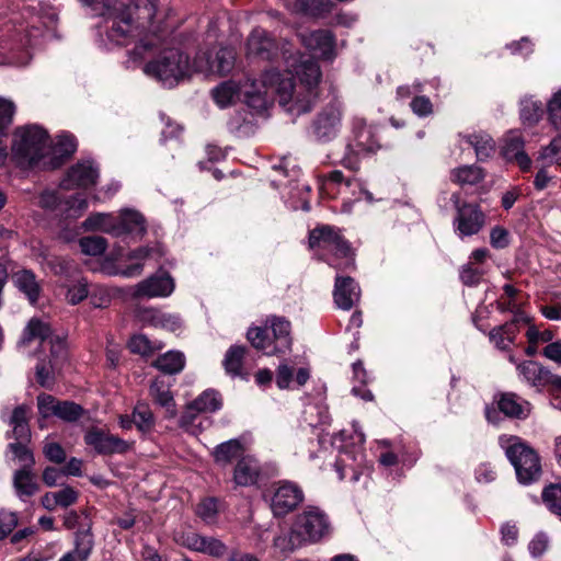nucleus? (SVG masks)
Instances as JSON below:
<instances>
[{
	"label": "nucleus",
	"instance_id": "nucleus-14",
	"mask_svg": "<svg viewBox=\"0 0 561 561\" xmlns=\"http://www.w3.org/2000/svg\"><path fill=\"white\" fill-rule=\"evenodd\" d=\"M518 378L529 386L541 390L546 387L561 389V376L552 374L547 367L534 360L516 364Z\"/></svg>",
	"mask_w": 561,
	"mask_h": 561
},
{
	"label": "nucleus",
	"instance_id": "nucleus-18",
	"mask_svg": "<svg viewBox=\"0 0 561 561\" xmlns=\"http://www.w3.org/2000/svg\"><path fill=\"white\" fill-rule=\"evenodd\" d=\"M301 44L319 55L320 58L332 60L335 57V37L329 30H316L307 33H299Z\"/></svg>",
	"mask_w": 561,
	"mask_h": 561
},
{
	"label": "nucleus",
	"instance_id": "nucleus-24",
	"mask_svg": "<svg viewBox=\"0 0 561 561\" xmlns=\"http://www.w3.org/2000/svg\"><path fill=\"white\" fill-rule=\"evenodd\" d=\"M285 8L293 14L320 18L331 11L324 0H283Z\"/></svg>",
	"mask_w": 561,
	"mask_h": 561
},
{
	"label": "nucleus",
	"instance_id": "nucleus-56",
	"mask_svg": "<svg viewBox=\"0 0 561 561\" xmlns=\"http://www.w3.org/2000/svg\"><path fill=\"white\" fill-rule=\"evenodd\" d=\"M412 112L420 116H428L433 113V104L431 100L426 96H414L410 103Z\"/></svg>",
	"mask_w": 561,
	"mask_h": 561
},
{
	"label": "nucleus",
	"instance_id": "nucleus-19",
	"mask_svg": "<svg viewBox=\"0 0 561 561\" xmlns=\"http://www.w3.org/2000/svg\"><path fill=\"white\" fill-rule=\"evenodd\" d=\"M341 126V111L336 105H328L317 116L312 125L314 136L322 141L334 138Z\"/></svg>",
	"mask_w": 561,
	"mask_h": 561
},
{
	"label": "nucleus",
	"instance_id": "nucleus-49",
	"mask_svg": "<svg viewBox=\"0 0 561 561\" xmlns=\"http://www.w3.org/2000/svg\"><path fill=\"white\" fill-rule=\"evenodd\" d=\"M90 295V289L85 279L81 278L69 286L67 300L71 305H77Z\"/></svg>",
	"mask_w": 561,
	"mask_h": 561
},
{
	"label": "nucleus",
	"instance_id": "nucleus-45",
	"mask_svg": "<svg viewBox=\"0 0 561 561\" xmlns=\"http://www.w3.org/2000/svg\"><path fill=\"white\" fill-rule=\"evenodd\" d=\"M88 208V201L81 194H76L64 201L62 214L77 218Z\"/></svg>",
	"mask_w": 561,
	"mask_h": 561
},
{
	"label": "nucleus",
	"instance_id": "nucleus-53",
	"mask_svg": "<svg viewBox=\"0 0 561 561\" xmlns=\"http://www.w3.org/2000/svg\"><path fill=\"white\" fill-rule=\"evenodd\" d=\"M59 400L50 394L42 393L37 397V408L43 417L56 414Z\"/></svg>",
	"mask_w": 561,
	"mask_h": 561
},
{
	"label": "nucleus",
	"instance_id": "nucleus-29",
	"mask_svg": "<svg viewBox=\"0 0 561 561\" xmlns=\"http://www.w3.org/2000/svg\"><path fill=\"white\" fill-rule=\"evenodd\" d=\"M13 282L18 289L25 294L31 304H35L41 291L35 274L30 270H21L13 274Z\"/></svg>",
	"mask_w": 561,
	"mask_h": 561
},
{
	"label": "nucleus",
	"instance_id": "nucleus-22",
	"mask_svg": "<svg viewBox=\"0 0 561 561\" xmlns=\"http://www.w3.org/2000/svg\"><path fill=\"white\" fill-rule=\"evenodd\" d=\"M261 473L257 460L251 456L240 458L233 470V482L237 486H252L259 481Z\"/></svg>",
	"mask_w": 561,
	"mask_h": 561
},
{
	"label": "nucleus",
	"instance_id": "nucleus-2",
	"mask_svg": "<svg viewBox=\"0 0 561 561\" xmlns=\"http://www.w3.org/2000/svg\"><path fill=\"white\" fill-rule=\"evenodd\" d=\"M154 4L148 0H140L136 4V20L130 16H107L101 31V39L105 46H126L140 37L130 56L134 58H144L157 43L141 37L145 30L151 23L154 15Z\"/></svg>",
	"mask_w": 561,
	"mask_h": 561
},
{
	"label": "nucleus",
	"instance_id": "nucleus-35",
	"mask_svg": "<svg viewBox=\"0 0 561 561\" xmlns=\"http://www.w3.org/2000/svg\"><path fill=\"white\" fill-rule=\"evenodd\" d=\"M245 353V346L232 345L229 347L222 360L224 368L228 375L233 377L242 375V365Z\"/></svg>",
	"mask_w": 561,
	"mask_h": 561
},
{
	"label": "nucleus",
	"instance_id": "nucleus-57",
	"mask_svg": "<svg viewBox=\"0 0 561 561\" xmlns=\"http://www.w3.org/2000/svg\"><path fill=\"white\" fill-rule=\"evenodd\" d=\"M137 317L144 325L159 328L162 311L152 308H142L138 310Z\"/></svg>",
	"mask_w": 561,
	"mask_h": 561
},
{
	"label": "nucleus",
	"instance_id": "nucleus-21",
	"mask_svg": "<svg viewBox=\"0 0 561 561\" xmlns=\"http://www.w3.org/2000/svg\"><path fill=\"white\" fill-rule=\"evenodd\" d=\"M174 290V282L168 274L151 276L136 286V297H167Z\"/></svg>",
	"mask_w": 561,
	"mask_h": 561
},
{
	"label": "nucleus",
	"instance_id": "nucleus-31",
	"mask_svg": "<svg viewBox=\"0 0 561 561\" xmlns=\"http://www.w3.org/2000/svg\"><path fill=\"white\" fill-rule=\"evenodd\" d=\"M466 141L474 148L478 160L484 161L492 157L495 151L493 138L483 131L465 136Z\"/></svg>",
	"mask_w": 561,
	"mask_h": 561
},
{
	"label": "nucleus",
	"instance_id": "nucleus-23",
	"mask_svg": "<svg viewBox=\"0 0 561 561\" xmlns=\"http://www.w3.org/2000/svg\"><path fill=\"white\" fill-rule=\"evenodd\" d=\"M528 321L523 313H516L512 322L492 329L489 333L490 341L500 351H510V346L515 342L518 333L516 322Z\"/></svg>",
	"mask_w": 561,
	"mask_h": 561
},
{
	"label": "nucleus",
	"instance_id": "nucleus-25",
	"mask_svg": "<svg viewBox=\"0 0 561 561\" xmlns=\"http://www.w3.org/2000/svg\"><path fill=\"white\" fill-rule=\"evenodd\" d=\"M82 226L87 231H102L114 237H121L117 216L110 213L91 214Z\"/></svg>",
	"mask_w": 561,
	"mask_h": 561
},
{
	"label": "nucleus",
	"instance_id": "nucleus-20",
	"mask_svg": "<svg viewBox=\"0 0 561 561\" xmlns=\"http://www.w3.org/2000/svg\"><path fill=\"white\" fill-rule=\"evenodd\" d=\"M333 298L340 309L351 310L360 299V288L352 277L337 275L335 277Z\"/></svg>",
	"mask_w": 561,
	"mask_h": 561
},
{
	"label": "nucleus",
	"instance_id": "nucleus-26",
	"mask_svg": "<svg viewBox=\"0 0 561 561\" xmlns=\"http://www.w3.org/2000/svg\"><path fill=\"white\" fill-rule=\"evenodd\" d=\"M497 408L506 416L515 419H526L531 411L530 403L515 393L502 394Z\"/></svg>",
	"mask_w": 561,
	"mask_h": 561
},
{
	"label": "nucleus",
	"instance_id": "nucleus-46",
	"mask_svg": "<svg viewBox=\"0 0 561 561\" xmlns=\"http://www.w3.org/2000/svg\"><path fill=\"white\" fill-rule=\"evenodd\" d=\"M83 409L71 401H59L55 416L66 422H75L81 417Z\"/></svg>",
	"mask_w": 561,
	"mask_h": 561
},
{
	"label": "nucleus",
	"instance_id": "nucleus-41",
	"mask_svg": "<svg viewBox=\"0 0 561 561\" xmlns=\"http://www.w3.org/2000/svg\"><path fill=\"white\" fill-rule=\"evenodd\" d=\"M524 139L519 131L511 130L506 134L504 138V145L502 148V153L504 158L508 160H513V157L519 154V152H524Z\"/></svg>",
	"mask_w": 561,
	"mask_h": 561
},
{
	"label": "nucleus",
	"instance_id": "nucleus-17",
	"mask_svg": "<svg viewBox=\"0 0 561 561\" xmlns=\"http://www.w3.org/2000/svg\"><path fill=\"white\" fill-rule=\"evenodd\" d=\"M87 445L94 448L100 455L124 454L130 448V444L121 437L100 428L89 431L84 436Z\"/></svg>",
	"mask_w": 561,
	"mask_h": 561
},
{
	"label": "nucleus",
	"instance_id": "nucleus-27",
	"mask_svg": "<svg viewBox=\"0 0 561 561\" xmlns=\"http://www.w3.org/2000/svg\"><path fill=\"white\" fill-rule=\"evenodd\" d=\"M76 148L77 144L73 136L60 135L54 146L50 144V154L47 162H44V168L55 169L59 167L62 159L73 153Z\"/></svg>",
	"mask_w": 561,
	"mask_h": 561
},
{
	"label": "nucleus",
	"instance_id": "nucleus-40",
	"mask_svg": "<svg viewBox=\"0 0 561 561\" xmlns=\"http://www.w3.org/2000/svg\"><path fill=\"white\" fill-rule=\"evenodd\" d=\"M13 484L20 497L32 496L38 489L28 468L14 473Z\"/></svg>",
	"mask_w": 561,
	"mask_h": 561
},
{
	"label": "nucleus",
	"instance_id": "nucleus-5",
	"mask_svg": "<svg viewBox=\"0 0 561 561\" xmlns=\"http://www.w3.org/2000/svg\"><path fill=\"white\" fill-rule=\"evenodd\" d=\"M11 154L22 168H33L47 162L50 154V138L38 125L18 127L13 133Z\"/></svg>",
	"mask_w": 561,
	"mask_h": 561
},
{
	"label": "nucleus",
	"instance_id": "nucleus-42",
	"mask_svg": "<svg viewBox=\"0 0 561 561\" xmlns=\"http://www.w3.org/2000/svg\"><path fill=\"white\" fill-rule=\"evenodd\" d=\"M542 501L547 508L561 519V484H550L545 488Z\"/></svg>",
	"mask_w": 561,
	"mask_h": 561
},
{
	"label": "nucleus",
	"instance_id": "nucleus-3",
	"mask_svg": "<svg viewBox=\"0 0 561 561\" xmlns=\"http://www.w3.org/2000/svg\"><path fill=\"white\" fill-rule=\"evenodd\" d=\"M331 533V522L327 513L318 506H307L297 514L287 534L273 540V548L286 558L305 546L320 542Z\"/></svg>",
	"mask_w": 561,
	"mask_h": 561
},
{
	"label": "nucleus",
	"instance_id": "nucleus-60",
	"mask_svg": "<svg viewBox=\"0 0 561 561\" xmlns=\"http://www.w3.org/2000/svg\"><path fill=\"white\" fill-rule=\"evenodd\" d=\"M39 204L44 208L58 210L62 213L64 201H61L57 192L43 193L39 198Z\"/></svg>",
	"mask_w": 561,
	"mask_h": 561
},
{
	"label": "nucleus",
	"instance_id": "nucleus-10",
	"mask_svg": "<svg viewBox=\"0 0 561 561\" xmlns=\"http://www.w3.org/2000/svg\"><path fill=\"white\" fill-rule=\"evenodd\" d=\"M309 245L313 250H324L341 259V263L329 261L334 268H348L354 265V257L348 242L331 226H321L310 232Z\"/></svg>",
	"mask_w": 561,
	"mask_h": 561
},
{
	"label": "nucleus",
	"instance_id": "nucleus-59",
	"mask_svg": "<svg viewBox=\"0 0 561 561\" xmlns=\"http://www.w3.org/2000/svg\"><path fill=\"white\" fill-rule=\"evenodd\" d=\"M163 249L161 247H142L129 253V260H149V259H160L163 255Z\"/></svg>",
	"mask_w": 561,
	"mask_h": 561
},
{
	"label": "nucleus",
	"instance_id": "nucleus-1",
	"mask_svg": "<svg viewBox=\"0 0 561 561\" xmlns=\"http://www.w3.org/2000/svg\"><path fill=\"white\" fill-rule=\"evenodd\" d=\"M297 73L298 84L278 69L271 68L262 73L260 81L248 79L241 85L234 81L222 82L213 90V98L220 107H226L243 94L249 106L263 110L268 99L275 96L286 112L300 115L314 105L322 73L319 65L311 60L302 62Z\"/></svg>",
	"mask_w": 561,
	"mask_h": 561
},
{
	"label": "nucleus",
	"instance_id": "nucleus-51",
	"mask_svg": "<svg viewBox=\"0 0 561 561\" xmlns=\"http://www.w3.org/2000/svg\"><path fill=\"white\" fill-rule=\"evenodd\" d=\"M548 115L556 128H561V90L557 91L547 104Z\"/></svg>",
	"mask_w": 561,
	"mask_h": 561
},
{
	"label": "nucleus",
	"instance_id": "nucleus-43",
	"mask_svg": "<svg viewBox=\"0 0 561 561\" xmlns=\"http://www.w3.org/2000/svg\"><path fill=\"white\" fill-rule=\"evenodd\" d=\"M134 423L141 432H147L153 426V414L148 404L139 402L133 411Z\"/></svg>",
	"mask_w": 561,
	"mask_h": 561
},
{
	"label": "nucleus",
	"instance_id": "nucleus-64",
	"mask_svg": "<svg viewBox=\"0 0 561 561\" xmlns=\"http://www.w3.org/2000/svg\"><path fill=\"white\" fill-rule=\"evenodd\" d=\"M529 344H537L538 342H550L553 339V333L550 330L539 331L535 325H530L526 332Z\"/></svg>",
	"mask_w": 561,
	"mask_h": 561
},
{
	"label": "nucleus",
	"instance_id": "nucleus-36",
	"mask_svg": "<svg viewBox=\"0 0 561 561\" xmlns=\"http://www.w3.org/2000/svg\"><path fill=\"white\" fill-rule=\"evenodd\" d=\"M184 354L173 351L159 356L154 362V366L159 370L170 375L180 373L184 368Z\"/></svg>",
	"mask_w": 561,
	"mask_h": 561
},
{
	"label": "nucleus",
	"instance_id": "nucleus-12",
	"mask_svg": "<svg viewBox=\"0 0 561 561\" xmlns=\"http://www.w3.org/2000/svg\"><path fill=\"white\" fill-rule=\"evenodd\" d=\"M450 201L456 208L453 222L455 233L461 239L477 234L485 224V214L479 205L462 203L457 193L451 195Z\"/></svg>",
	"mask_w": 561,
	"mask_h": 561
},
{
	"label": "nucleus",
	"instance_id": "nucleus-54",
	"mask_svg": "<svg viewBox=\"0 0 561 561\" xmlns=\"http://www.w3.org/2000/svg\"><path fill=\"white\" fill-rule=\"evenodd\" d=\"M227 551L226 546L217 538L204 537L201 552L216 558L222 557Z\"/></svg>",
	"mask_w": 561,
	"mask_h": 561
},
{
	"label": "nucleus",
	"instance_id": "nucleus-61",
	"mask_svg": "<svg viewBox=\"0 0 561 561\" xmlns=\"http://www.w3.org/2000/svg\"><path fill=\"white\" fill-rule=\"evenodd\" d=\"M55 495L58 506L61 507H68L75 504L78 500V492L71 486H66L55 492Z\"/></svg>",
	"mask_w": 561,
	"mask_h": 561
},
{
	"label": "nucleus",
	"instance_id": "nucleus-34",
	"mask_svg": "<svg viewBox=\"0 0 561 561\" xmlns=\"http://www.w3.org/2000/svg\"><path fill=\"white\" fill-rule=\"evenodd\" d=\"M150 396L157 404L165 409L168 416H175V403L169 386L160 380H154L150 386Z\"/></svg>",
	"mask_w": 561,
	"mask_h": 561
},
{
	"label": "nucleus",
	"instance_id": "nucleus-8",
	"mask_svg": "<svg viewBox=\"0 0 561 561\" xmlns=\"http://www.w3.org/2000/svg\"><path fill=\"white\" fill-rule=\"evenodd\" d=\"M266 323L270 324L273 340L270 339L265 329L251 328L247 337L253 347L268 356L284 354L289 351L291 347L290 322L283 317L272 316Z\"/></svg>",
	"mask_w": 561,
	"mask_h": 561
},
{
	"label": "nucleus",
	"instance_id": "nucleus-15",
	"mask_svg": "<svg viewBox=\"0 0 561 561\" xmlns=\"http://www.w3.org/2000/svg\"><path fill=\"white\" fill-rule=\"evenodd\" d=\"M304 501L301 488L290 481H282L275 488L271 501L274 516L282 517L294 511Z\"/></svg>",
	"mask_w": 561,
	"mask_h": 561
},
{
	"label": "nucleus",
	"instance_id": "nucleus-50",
	"mask_svg": "<svg viewBox=\"0 0 561 561\" xmlns=\"http://www.w3.org/2000/svg\"><path fill=\"white\" fill-rule=\"evenodd\" d=\"M218 512V502L216 499H205L203 500L196 508L197 515L205 520L206 523L214 522Z\"/></svg>",
	"mask_w": 561,
	"mask_h": 561
},
{
	"label": "nucleus",
	"instance_id": "nucleus-9",
	"mask_svg": "<svg viewBox=\"0 0 561 561\" xmlns=\"http://www.w3.org/2000/svg\"><path fill=\"white\" fill-rule=\"evenodd\" d=\"M501 446L513 465L520 483L529 484L539 479L541 466L537 453L519 437L501 439Z\"/></svg>",
	"mask_w": 561,
	"mask_h": 561
},
{
	"label": "nucleus",
	"instance_id": "nucleus-30",
	"mask_svg": "<svg viewBox=\"0 0 561 561\" xmlns=\"http://www.w3.org/2000/svg\"><path fill=\"white\" fill-rule=\"evenodd\" d=\"M364 459L363 453L356 455L350 451H342L335 461V470L339 473V479L343 480L346 474L345 470L348 469L352 472L351 480L356 482L359 480L362 471L358 469L359 463Z\"/></svg>",
	"mask_w": 561,
	"mask_h": 561
},
{
	"label": "nucleus",
	"instance_id": "nucleus-48",
	"mask_svg": "<svg viewBox=\"0 0 561 561\" xmlns=\"http://www.w3.org/2000/svg\"><path fill=\"white\" fill-rule=\"evenodd\" d=\"M128 347L130 352L140 355H148L156 348H160L144 334L134 335L128 342Z\"/></svg>",
	"mask_w": 561,
	"mask_h": 561
},
{
	"label": "nucleus",
	"instance_id": "nucleus-55",
	"mask_svg": "<svg viewBox=\"0 0 561 561\" xmlns=\"http://www.w3.org/2000/svg\"><path fill=\"white\" fill-rule=\"evenodd\" d=\"M15 112L14 104L4 99H0V133L4 134V130L12 123V118Z\"/></svg>",
	"mask_w": 561,
	"mask_h": 561
},
{
	"label": "nucleus",
	"instance_id": "nucleus-28",
	"mask_svg": "<svg viewBox=\"0 0 561 561\" xmlns=\"http://www.w3.org/2000/svg\"><path fill=\"white\" fill-rule=\"evenodd\" d=\"M221 408V399L218 392L214 390H206L198 396L188 407L184 417L193 420L196 412H215Z\"/></svg>",
	"mask_w": 561,
	"mask_h": 561
},
{
	"label": "nucleus",
	"instance_id": "nucleus-33",
	"mask_svg": "<svg viewBox=\"0 0 561 561\" xmlns=\"http://www.w3.org/2000/svg\"><path fill=\"white\" fill-rule=\"evenodd\" d=\"M117 219L121 236L126 233H144L146 230L145 218L136 210L122 209Z\"/></svg>",
	"mask_w": 561,
	"mask_h": 561
},
{
	"label": "nucleus",
	"instance_id": "nucleus-37",
	"mask_svg": "<svg viewBox=\"0 0 561 561\" xmlns=\"http://www.w3.org/2000/svg\"><path fill=\"white\" fill-rule=\"evenodd\" d=\"M484 179V172L477 165H463L451 171V180L460 185H474Z\"/></svg>",
	"mask_w": 561,
	"mask_h": 561
},
{
	"label": "nucleus",
	"instance_id": "nucleus-39",
	"mask_svg": "<svg viewBox=\"0 0 561 561\" xmlns=\"http://www.w3.org/2000/svg\"><path fill=\"white\" fill-rule=\"evenodd\" d=\"M94 540L91 533V525L87 524V528L76 533L73 552L78 554L81 561H87L93 550Z\"/></svg>",
	"mask_w": 561,
	"mask_h": 561
},
{
	"label": "nucleus",
	"instance_id": "nucleus-38",
	"mask_svg": "<svg viewBox=\"0 0 561 561\" xmlns=\"http://www.w3.org/2000/svg\"><path fill=\"white\" fill-rule=\"evenodd\" d=\"M543 115V104L534 100L531 96H525L520 100V118L524 124L529 126L539 122Z\"/></svg>",
	"mask_w": 561,
	"mask_h": 561
},
{
	"label": "nucleus",
	"instance_id": "nucleus-62",
	"mask_svg": "<svg viewBox=\"0 0 561 561\" xmlns=\"http://www.w3.org/2000/svg\"><path fill=\"white\" fill-rule=\"evenodd\" d=\"M44 455L53 462L61 463L66 459L62 447L57 443H48L44 446Z\"/></svg>",
	"mask_w": 561,
	"mask_h": 561
},
{
	"label": "nucleus",
	"instance_id": "nucleus-58",
	"mask_svg": "<svg viewBox=\"0 0 561 561\" xmlns=\"http://www.w3.org/2000/svg\"><path fill=\"white\" fill-rule=\"evenodd\" d=\"M18 517L15 513L1 510L0 511V539L7 537L16 526Z\"/></svg>",
	"mask_w": 561,
	"mask_h": 561
},
{
	"label": "nucleus",
	"instance_id": "nucleus-11",
	"mask_svg": "<svg viewBox=\"0 0 561 561\" xmlns=\"http://www.w3.org/2000/svg\"><path fill=\"white\" fill-rule=\"evenodd\" d=\"M322 191L331 196H341L343 210L350 211L351 204L365 198L368 203L374 202L373 194L364 187V183L356 178L345 176L340 170L329 172L323 176Z\"/></svg>",
	"mask_w": 561,
	"mask_h": 561
},
{
	"label": "nucleus",
	"instance_id": "nucleus-16",
	"mask_svg": "<svg viewBox=\"0 0 561 561\" xmlns=\"http://www.w3.org/2000/svg\"><path fill=\"white\" fill-rule=\"evenodd\" d=\"M99 179V169L91 160H82L72 165L60 183L61 188H87L93 186Z\"/></svg>",
	"mask_w": 561,
	"mask_h": 561
},
{
	"label": "nucleus",
	"instance_id": "nucleus-52",
	"mask_svg": "<svg viewBox=\"0 0 561 561\" xmlns=\"http://www.w3.org/2000/svg\"><path fill=\"white\" fill-rule=\"evenodd\" d=\"M27 442H16L9 445L13 455L23 463V468H30L34 463V458L30 449L26 447Z\"/></svg>",
	"mask_w": 561,
	"mask_h": 561
},
{
	"label": "nucleus",
	"instance_id": "nucleus-4",
	"mask_svg": "<svg viewBox=\"0 0 561 561\" xmlns=\"http://www.w3.org/2000/svg\"><path fill=\"white\" fill-rule=\"evenodd\" d=\"M39 339L43 350L49 347L50 358L48 363L41 359L36 366V378L41 386L49 388L53 385L54 373L58 370L66 360L67 350L65 340L60 336H53L50 328L38 319L30 320L24 329L21 343L27 344L32 340Z\"/></svg>",
	"mask_w": 561,
	"mask_h": 561
},
{
	"label": "nucleus",
	"instance_id": "nucleus-63",
	"mask_svg": "<svg viewBox=\"0 0 561 561\" xmlns=\"http://www.w3.org/2000/svg\"><path fill=\"white\" fill-rule=\"evenodd\" d=\"M341 164L350 171H357L359 169L358 150H355L351 145H348L343 158L341 159Z\"/></svg>",
	"mask_w": 561,
	"mask_h": 561
},
{
	"label": "nucleus",
	"instance_id": "nucleus-7",
	"mask_svg": "<svg viewBox=\"0 0 561 561\" xmlns=\"http://www.w3.org/2000/svg\"><path fill=\"white\" fill-rule=\"evenodd\" d=\"M191 66L187 55L179 49L164 50L159 57L144 67V72L162 85L172 88L190 76Z\"/></svg>",
	"mask_w": 561,
	"mask_h": 561
},
{
	"label": "nucleus",
	"instance_id": "nucleus-32",
	"mask_svg": "<svg viewBox=\"0 0 561 561\" xmlns=\"http://www.w3.org/2000/svg\"><path fill=\"white\" fill-rule=\"evenodd\" d=\"M243 446L238 439H230L219 444L213 451L215 461L220 466H227L232 460L242 458Z\"/></svg>",
	"mask_w": 561,
	"mask_h": 561
},
{
	"label": "nucleus",
	"instance_id": "nucleus-47",
	"mask_svg": "<svg viewBox=\"0 0 561 561\" xmlns=\"http://www.w3.org/2000/svg\"><path fill=\"white\" fill-rule=\"evenodd\" d=\"M104 7L108 16H127L128 13L133 16L134 11H136V5H133V0H104Z\"/></svg>",
	"mask_w": 561,
	"mask_h": 561
},
{
	"label": "nucleus",
	"instance_id": "nucleus-6",
	"mask_svg": "<svg viewBox=\"0 0 561 561\" xmlns=\"http://www.w3.org/2000/svg\"><path fill=\"white\" fill-rule=\"evenodd\" d=\"M247 55L249 58H259L261 60H276L278 56H282L287 70L282 72L285 77H290L291 71L297 73V69L302 62L311 60L318 65L311 57H306L298 51H294L291 44L284 42L279 48L273 38H271L267 32L263 28L256 27L250 34L247 42ZM295 83V81H293Z\"/></svg>",
	"mask_w": 561,
	"mask_h": 561
},
{
	"label": "nucleus",
	"instance_id": "nucleus-44",
	"mask_svg": "<svg viewBox=\"0 0 561 561\" xmlns=\"http://www.w3.org/2000/svg\"><path fill=\"white\" fill-rule=\"evenodd\" d=\"M81 251L87 255H101L107 247V242L103 237L90 236L81 238L79 241Z\"/></svg>",
	"mask_w": 561,
	"mask_h": 561
},
{
	"label": "nucleus",
	"instance_id": "nucleus-13",
	"mask_svg": "<svg viewBox=\"0 0 561 561\" xmlns=\"http://www.w3.org/2000/svg\"><path fill=\"white\" fill-rule=\"evenodd\" d=\"M236 61V53L228 47H221L214 51H201L196 55L193 68L195 71L209 75L224 76L229 73Z\"/></svg>",
	"mask_w": 561,
	"mask_h": 561
}]
</instances>
